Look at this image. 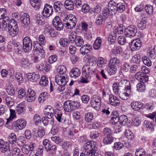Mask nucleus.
<instances>
[{
	"instance_id": "17",
	"label": "nucleus",
	"mask_w": 156,
	"mask_h": 156,
	"mask_svg": "<svg viewBox=\"0 0 156 156\" xmlns=\"http://www.w3.org/2000/svg\"><path fill=\"white\" fill-rule=\"evenodd\" d=\"M36 98L35 92L31 89H28L25 97V99L27 101L31 102L34 101Z\"/></svg>"
},
{
	"instance_id": "62",
	"label": "nucleus",
	"mask_w": 156,
	"mask_h": 156,
	"mask_svg": "<svg viewBox=\"0 0 156 156\" xmlns=\"http://www.w3.org/2000/svg\"><path fill=\"white\" fill-rule=\"evenodd\" d=\"M125 134L126 137L129 140H132L134 137V135L130 129H127L126 130Z\"/></svg>"
},
{
	"instance_id": "64",
	"label": "nucleus",
	"mask_w": 156,
	"mask_h": 156,
	"mask_svg": "<svg viewBox=\"0 0 156 156\" xmlns=\"http://www.w3.org/2000/svg\"><path fill=\"white\" fill-rule=\"evenodd\" d=\"M16 78L18 82L20 83H22L23 81L22 75L20 73H17L15 75Z\"/></svg>"
},
{
	"instance_id": "23",
	"label": "nucleus",
	"mask_w": 156,
	"mask_h": 156,
	"mask_svg": "<svg viewBox=\"0 0 156 156\" xmlns=\"http://www.w3.org/2000/svg\"><path fill=\"white\" fill-rule=\"evenodd\" d=\"M27 77L28 79L33 82H36L38 81L40 77L38 74L35 73H27Z\"/></svg>"
},
{
	"instance_id": "27",
	"label": "nucleus",
	"mask_w": 156,
	"mask_h": 156,
	"mask_svg": "<svg viewBox=\"0 0 156 156\" xmlns=\"http://www.w3.org/2000/svg\"><path fill=\"white\" fill-rule=\"evenodd\" d=\"M80 74L79 69L77 68H74L70 71L69 75L71 77L76 78L78 77Z\"/></svg>"
},
{
	"instance_id": "45",
	"label": "nucleus",
	"mask_w": 156,
	"mask_h": 156,
	"mask_svg": "<svg viewBox=\"0 0 156 156\" xmlns=\"http://www.w3.org/2000/svg\"><path fill=\"white\" fill-rule=\"evenodd\" d=\"M137 90L139 92H144L146 90V85L143 83H138L136 85Z\"/></svg>"
},
{
	"instance_id": "30",
	"label": "nucleus",
	"mask_w": 156,
	"mask_h": 156,
	"mask_svg": "<svg viewBox=\"0 0 156 156\" xmlns=\"http://www.w3.org/2000/svg\"><path fill=\"white\" fill-rule=\"evenodd\" d=\"M8 21L9 20V17L8 16L6 12V9L5 8L0 9V20Z\"/></svg>"
},
{
	"instance_id": "40",
	"label": "nucleus",
	"mask_w": 156,
	"mask_h": 156,
	"mask_svg": "<svg viewBox=\"0 0 156 156\" xmlns=\"http://www.w3.org/2000/svg\"><path fill=\"white\" fill-rule=\"evenodd\" d=\"M128 121L127 117L125 115H122L119 116V123L121 125H125Z\"/></svg>"
},
{
	"instance_id": "60",
	"label": "nucleus",
	"mask_w": 156,
	"mask_h": 156,
	"mask_svg": "<svg viewBox=\"0 0 156 156\" xmlns=\"http://www.w3.org/2000/svg\"><path fill=\"white\" fill-rule=\"evenodd\" d=\"M103 21V19L101 15H98L96 18L95 23L96 25H102Z\"/></svg>"
},
{
	"instance_id": "53",
	"label": "nucleus",
	"mask_w": 156,
	"mask_h": 156,
	"mask_svg": "<svg viewBox=\"0 0 156 156\" xmlns=\"http://www.w3.org/2000/svg\"><path fill=\"white\" fill-rule=\"evenodd\" d=\"M46 92H42L40 95L38 97V100L39 103L43 102L47 98Z\"/></svg>"
},
{
	"instance_id": "10",
	"label": "nucleus",
	"mask_w": 156,
	"mask_h": 156,
	"mask_svg": "<svg viewBox=\"0 0 156 156\" xmlns=\"http://www.w3.org/2000/svg\"><path fill=\"white\" fill-rule=\"evenodd\" d=\"M142 45V42L139 38L131 41L129 44V47L132 51H135L140 49Z\"/></svg>"
},
{
	"instance_id": "15",
	"label": "nucleus",
	"mask_w": 156,
	"mask_h": 156,
	"mask_svg": "<svg viewBox=\"0 0 156 156\" xmlns=\"http://www.w3.org/2000/svg\"><path fill=\"white\" fill-rule=\"evenodd\" d=\"M27 122L24 119H20L16 121L13 125L17 130H22L24 128L26 125Z\"/></svg>"
},
{
	"instance_id": "63",
	"label": "nucleus",
	"mask_w": 156,
	"mask_h": 156,
	"mask_svg": "<svg viewBox=\"0 0 156 156\" xmlns=\"http://www.w3.org/2000/svg\"><path fill=\"white\" fill-rule=\"evenodd\" d=\"M57 149V147L56 145H52L51 146L50 145L49 147H48L47 149V151L49 152V153L52 154L56 151Z\"/></svg>"
},
{
	"instance_id": "43",
	"label": "nucleus",
	"mask_w": 156,
	"mask_h": 156,
	"mask_svg": "<svg viewBox=\"0 0 156 156\" xmlns=\"http://www.w3.org/2000/svg\"><path fill=\"white\" fill-rule=\"evenodd\" d=\"M97 66L99 68H102L105 64V60L104 58L99 57L97 61Z\"/></svg>"
},
{
	"instance_id": "49",
	"label": "nucleus",
	"mask_w": 156,
	"mask_h": 156,
	"mask_svg": "<svg viewBox=\"0 0 156 156\" xmlns=\"http://www.w3.org/2000/svg\"><path fill=\"white\" fill-rule=\"evenodd\" d=\"M103 132L104 134L107 136H112V135L113 133L111 128L108 127L104 128Z\"/></svg>"
},
{
	"instance_id": "26",
	"label": "nucleus",
	"mask_w": 156,
	"mask_h": 156,
	"mask_svg": "<svg viewBox=\"0 0 156 156\" xmlns=\"http://www.w3.org/2000/svg\"><path fill=\"white\" fill-rule=\"evenodd\" d=\"M64 5L65 8L69 10H73L74 7V3L72 0H66Z\"/></svg>"
},
{
	"instance_id": "2",
	"label": "nucleus",
	"mask_w": 156,
	"mask_h": 156,
	"mask_svg": "<svg viewBox=\"0 0 156 156\" xmlns=\"http://www.w3.org/2000/svg\"><path fill=\"white\" fill-rule=\"evenodd\" d=\"M124 87L125 89L131 88L130 82L126 80H122L118 83H115L113 85V90L115 94H118V90H122V87Z\"/></svg>"
},
{
	"instance_id": "6",
	"label": "nucleus",
	"mask_w": 156,
	"mask_h": 156,
	"mask_svg": "<svg viewBox=\"0 0 156 156\" xmlns=\"http://www.w3.org/2000/svg\"><path fill=\"white\" fill-rule=\"evenodd\" d=\"M137 32L136 27L133 25H130L126 28L124 30V34L127 37H132L135 36Z\"/></svg>"
},
{
	"instance_id": "47",
	"label": "nucleus",
	"mask_w": 156,
	"mask_h": 156,
	"mask_svg": "<svg viewBox=\"0 0 156 156\" xmlns=\"http://www.w3.org/2000/svg\"><path fill=\"white\" fill-rule=\"evenodd\" d=\"M116 34L114 33L113 34H110L108 38V41L110 43V44H113L116 41Z\"/></svg>"
},
{
	"instance_id": "44",
	"label": "nucleus",
	"mask_w": 156,
	"mask_h": 156,
	"mask_svg": "<svg viewBox=\"0 0 156 156\" xmlns=\"http://www.w3.org/2000/svg\"><path fill=\"white\" fill-rule=\"evenodd\" d=\"M117 68L108 65L107 71L110 75H113L115 74L117 72Z\"/></svg>"
},
{
	"instance_id": "8",
	"label": "nucleus",
	"mask_w": 156,
	"mask_h": 156,
	"mask_svg": "<svg viewBox=\"0 0 156 156\" xmlns=\"http://www.w3.org/2000/svg\"><path fill=\"white\" fill-rule=\"evenodd\" d=\"M101 100L99 95H94L91 98L90 103L92 107L98 110L101 106Z\"/></svg>"
},
{
	"instance_id": "16",
	"label": "nucleus",
	"mask_w": 156,
	"mask_h": 156,
	"mask_svg": "<svg viewBox=\"0 0 156 156\" xmlns=\"http://www.w3.org/2000/svg\"><path fill=\"white\" fill-rule=\"evenodd\" d=\"M55 82L58 85H65L69 81L67 76L65 74L64 76L57 75L55 77Z\"/></svg>"
},
{
	"instance_id": "41",
	"label": "nucleus",
	"mask_w": 156,
	"mask_h": 156,
	"mask_svg": "<svg viewBox=\"0 0 156 156\" xmlns=\"http://www.w3.org/2000/svg\"><path fill=\"white\" fill-rule=\"evenodd\" d=\"M54 112L55 116L56 119L58 122H61V119L62 115L61 111L58 109H56Z\"/></svg>"
},
{
	"instance_id": "32",
	"label": "nucleus",
	"mask_w": 156,
	"mask_h": 156,
	"mask_svg": "<svg viewBox=\"0 0 156 156\" xmlns=\"http://www.w3.org/2000/svg\"><path fill=\"white\" fill-rule=\"evenodd\" d=\"M43 146H39L38 148V150H34L31 151L29 156H39V155H41L42 154L43 151Z\"/></svg>"
},
{
	"instance_id": "52",
	"label": "nucleus",
	"mask_w": 156,
	"mask_h": 156,
	"mask_svg": "<svg viewBox=\"0 0 156 156\" xmlns=\"http://www.w3.org/2000/svg\"><path fill=\"white\" fill-rule=\"evenodd\" d=\"M147 22L145 20H142L139 21L137 24L138 28L141 30L144 29L146 26Z\"/></svg>"
},
{
	"instance_id": "21",
	"label": "nucleus",
	"mask_w": 156,
	"mask_h": 156,
	"mask_svg": "<svg viewBox=\"0 0 156 156\" xmlns=\"http://www.w3.org/2000/svg\"><path fill=\"white\" fill-rule=\"evenodd\" d=\"M64 5L60 2H55L53 4V8L55 11L56 12L60 13L63 10Z\"/></svg>"
},
{
	"instance_id": "59",
	"label": "nucleus",
	"mask_w": 156,
	"mask_h": 156,
	"mask_svg": "<svg viewBox=\"0 0 156 156\" xmlns=\"http://www.w3.org/2000/svg\"><path fill=\"white\" fill-rule=\"evenodd\" d=\"M141 123V119L138 117H135L132 119L133 124L136 126H139Z\"/></svg>"
},
{
	"instance_id": "9",
	"label": "nucleus",
	"mask_w": 156,
	"mask_h": 156,
	"mask_svg": "<svg viewBox=\"0 0 156 156\" xmlns=\"http://www.w3.org/2000/svg\"><path fill=\"white\" fill-rule=\"evenodd\" d=\"M20 20L22 27L26 28L30 24L29 15L27 13H23L20 15Z\"/></svg>"
},
{
	"instance_id": "12",
	"label": "nucleus",
	"mask_w": 156,
	"mask_h": 156,
	"mask_svg": "<svg viewBox=\"0 0 156 156\" xmlns=\"http://www.w3.org/2000/svg\"><path fill=\"white\" fill-rule=\"evenodd\" d=\"M131 88L126 89L122 90H118V94H115L118 95L119 97L123 100H126L130 96Z\"/></svg>"
},
{
	"instance_id": "55",
	"label": "nucleus",
	"mask_w": 156,
	"mask_h": 156,
	"mask_svg": "<svg viewBox=\"0 0 156 156\" xmlns=\"http://www.w3.org/2000/svg\"><path fill=\"white\" fill-rule=\"evenodd\" d=\"M101 11V8L100 5H97L94 7L92 9V10L90 12L91 14L93 12L94 14H98Z\"/></svg>"
},
{
	"instance_id": "39",
	"label": "nucleus",
	"mask_w": 156,
	"mask_h": 156,
	"mask_svg": "<svg viewBox=\"0 0 156 156\" xmlns=\"http://www.w3.org/2000/svg\"><path fill=\"white\" fill-rule=\"evenodd\" d=\"M49 81L48 78L45 76H42L39 82V84L41 86H46L48 84Z\"/></svg>"
},
{
	"instance_id": "34",
	"label": "nucleus",
	"mask_w": 156,
	"mask_h": 156,
	"mask_svg": "<svg viewBox=\"0 0 156 156\" xmlns=\"http://www.w3.org/2000/svg\"><path fill=\"white\" fill-rule=\"evenodd\" d=\"M8 140L10 144H15L17 140L16 136L15 134L13 133L9 134L8 138Z\"/></svg>"
},
{
	"instance_id": "24",
	"label": "nucleus",
	"mask_w": 156,
	"mask_h": 156,
	"mask_svg": "<svg viewBox=\"0 0 156 156\" xmlns=\"http://www.w3.org/2000/svg\"><path fill=\"white\" fill-rule=\"evenodd\" d=\"M32 6L36 10H39L42 5L41 0H30Z\"/></svg>"
},
{
	"instance_id": "50",
	"label": "nucleus",
	"mask_w": 156,
	"mask_h": 156,
	"mask_svg": "<svg viewBox=\"0 0 156 156\" xmlns=\"http://www.w3.org/2000/svg\"><path fill=\"white\" fill-rule=\"evenodd\" d=\"M37 134L39 137H43L45 135V131L44 128L42 126H39L38 127Z\"/></svg>"
},
{
	"instance_id": "7",
	"label": "nucleus",
	"mask_w": 156,
	"mask_h": 156,
	"mask_svg": "<svg viewBox=\"0 0 156 156\" xmlns=\"http://www.w3.org/2000/svg\"><path fill=\"white\" fill-rule=\"evenodd\" d=\"M82 73L86 77H90V74L96 73V69L87 65H84L82 69Z\"/></svg>"
},
{
	"instance_id": "58",
	"label": "nucleus",
	"mask_w": 156,
	"mask_h": 156,
	"mask_svg": "<svg viewBox=\"0 0 156 156\" xmlns=\"http://www.w3.org/2000/svg\"><path fill=\"white\" fill-rule=\"evenodd\" d=\"M146 154V152L142 148L136 150L135 156H145Z\"/></svg>"
},
{
	"instance_id": "38",
	"label": "nucleus",
	"mask_w": 156,
	"mask_h": 156,
	"mask_svg": "<svg viewBox=\"0 0 156 156\" xmlns=\"http://www.w3.org/2000/svg\"><path fill=\"white\" fill-rule=\"evenodd\" d=\"M94 115L92 113L88 112L85 114L84 119L87 122H89L92 121L94 119Z\"/></svg>"
},
{
	"instance_id": "37",
	"label": "nucleus",
	"mask_w": 156,
	"mask_h": 156,
	"mask_svg": "<svg viewBox=\"0 0 156 156\" xmlns=\"http://www.w3.org/2000/svg\"><path fill=\"white\" fill-rule=\"evenodd\" d=\"M3 99L5 100L6 105L8 107L11 108L14 105V102L13 99L10 97H7L5 98L3 97Z\"/></svg>"
},
{
	"instance_id": "1",
	"label": "nucleus",
	"mask_w": 156,
	"mask_h": 156,
	"mask_svg": "<svg viewBox=\"0 0 156 156\" xmlns=\"http://www.w3.org/2000/svg\"><path fill=\"white\" fill-rule=\"evenodd\" d=\"M124 3H117L113 0H110L108 4V8H104L102 10L103 16L107 18L115 15L117 12L122 13L125 10Z\"/></svg>"
},
{
	"instance_id": "48",
	"label": "nucleus",
	"mask_w": 156,
	"mask_h": 156,
	"mask_svg": "<svg viewBox=\"0 0 156 156\" xmlns=\"http://www.w3.org/2000/svg\"><path fill=\"white\" fill-rule=\"evenodd\" d=\"M145 108L148 112H151L154 109V104L152 102L147 103L145 105Z\"/></svg>"
},
{
	"instance_id": "5",
	"label": "nucleus",
	"mask_w": 156,
	"mask_h": 156,
	"mask_svg": "<svg viewBox=\"0 0 156 156\" xmlns=\"http://www.w3.org/2000/svg\"><path fill=\"white\" fill-rule=\"evenodd\" d=\"M23 47L25 52H28L32 49V42L30 38L28 36L25 37L23 39Z\"/></svg>"
},
{
	"instance_id": "25",
	"label": "nucleus",
	"mask_w": 156,
	"mask_h": 156,
	"mask_svg": "<svg viewBox=\"0 0 156 156\" xmlns=\"http://www.w3.org/2000/svg\"><path fill=\"white\" fill-rule=\"evenodd\" d=\"M131 106L134 110L139 111L140 109L142 108L143 104L140 102L134 101L131 103Z\"/></svg>"
},
{
	"instance_id": "19",
	"label": "nucleus",
	"mask_w": 156,
	"mask_h": 156,
	"mask_svg": "<svg viewBox=\"0 0 156 156\" xmlns=\"http://www.w3.org/2000/svg\"><path fill=\"white\" fill-rule=\"evenodd\" d=\"M68 20V22L67 23V28L68 29H72L74 27L76 23V19L75 16L73 17V15L69 17Z\"/></svg>"
},
{
	"instance_id": "46",
	"label": "nucleus",
	"mask_w": 156,
	"mask_h": 156,
	"mask_svg": "<svg viewBox=\"0 0 156 156\" xmlns=\"http://www.w3.org/2000/svg\"><path fill=\"white\" fill-rule=\"evenodd\" d=\"M66 67L63 65L59 66L57 69V72L60 75L64 74L66 72Z\"/></svg>"
},
{
	"instance_id": "31",
	"label": "nucleus",
	"mask_w": 156,
	"mask_h": 156,
	"mask_svg": "<svg viewBox=\"0 0 156 156\" xmlns=\"http://www.w3.org/2000/svg\"><path fill=\"white\" fill-rule=\"evenodd\" d=\"M144 126L147 130L152 131L154 130V127L152 122L148 120H145L144 122Z\"/></svg>"
},
{
	"instance_id": "33",
	"label": "nucleus",
	"mask_w": 156,
	"mask_h": 156,
	"mask_svg": "<svg viewBox=\"0 0 156 156\" xmlns=\"http://www.w3.org/2000/svg\"><path fill=\"white\" fill-rule=\"evenodd\" d=\"M35 20L36 23L39 26H42L45 23L44 18L39 15L35 16Z\"/></svg>"
},
{
	"instance_id": "42",
	"label": "nucleus",
	"mask_w": 156,
	"mask_h": 156,
	"mask_svg": "<svg viewBox=\"0 0 156 156\" xmlns=\"http://www.w3.org/2000/svg\"><path fill=\"white\" fill-rule=\"evenodd\" d=\"M101 126V123L98 121H95L92 123V124L90 125V128L97 129H99Z\"/></svg>"
},
{
	"instance_id": "28",
	"label": "nucleus",
	"mask_w": 156,
	"mask_h": 156,
	"mask_svg": "<svg viewBox=\"0 0 156 156\" xmlns=\"http://www.w3.org/2000/svg\"><path fill=\"white\" fill-rule=\"evenodd\" d=\"M45 34L50 35L51 37H55L56 34L55 33L53 29L49 26H46L44 29Z\"/></svg>"
},
{
	"instance_id": "35",
	"label": "nucleus",
	"mask_w": 156,
	"mask_h": 156,
	"mask_svg": "<svg viewBox=\"0 0 156 156\" xmlns=\"http://www.w3.org/2000/svg\"><path fill=\"white\" fill-rule=\"evenodd\" d=\"M76 47H80L84 44V41L83 38L80 36H77L74 42Z\"/></svg>"
},
{
	"instance_id": "56",
	"label": "nucleus",
	"mask_w": 156,
	"mask_h": 156,
	"mask_svg": "<svg viewBox=\"0 0 156 156\" xmlns=\"http://www.w3.org/2000/svg\"><path fill=\"white\" fill-rule=\"evenodd\" d=\"M142 59L145 65L148 66H151V61L146 56H144L143 57Z\"/></svg>"
},
{
	"instance_id": "54",
	"label": "nucleus",
	"mask_w": 156,
	"mask_h": 156,
	"mask_svg": "<svg viewBox=\"0 0 156 156\" xmlns=\"http://www.w3.org/2000/svg\"><path fill=\"white\" fill-rule=\"evenodd\" d=\"M59 43L60 45L63 47H68L69 42L67 38H61L59 39Z\"/></svg>"
},
{
	"instance_id": "4",
	"label": "nucleus",
	"mask_w": 156,
	"mask_h": 156,
	"mask_svg": "<svg viewBox=\"0 0 156 156\" xmlns=\"http://www.w3.org/2000/svg\"><path fill=\"white\" fill-rule=\"evenodd\" d=\"M96 143L93 141H90L84 143L83 146V148L84 149V151L86 153L87 155H90L92 156V153L94 151H96Z\"/></svg>"
},
{
	"instance_id": "29",
	"label": "nucleus",
	"mask_w": 156,
	"mask_h": 156,
	"mask_svg": "<svg viewBox=\"0 0 156 156\" xmlns=\"http://www.w3.org/2000/svg\"><path fill=\"white\" fill-rule=\"evenodd\" d=\"M120 63V60L116 57H114L112 58L110 60L108 65L117 68L119 66Z\"/></svg>"
},
{
	"instance_id": "11",
	"label": "nucleus",
	"mask_w": 156,
	"mask_h": 156,
	"mask_svg": "<svg viewBox=\"0 0 156 156\" xmlns=\"http://www.w3.org/2000/svg\"><path fill=\"white\" fill-rule=\"evenodd\" d=\"M0 150L2 153H5L7 155H10L11 152L10 149L9 144L7 142L3 140H0Z\"/></svg>"
},
{
	"instance_id": "13",
	"label": "nucleus",
	"mask_w": 156,
	"mask_h": 156,
	"mask_svg": "<svg viewBox=\"0 0 156 156\" xmlns=\"http://www.w3.org/2000/svg\"><path fill=\"white\" fill-rule=\"evenodd\" d=\"M53 12V7L49 4H46L41 14L44 17L47 18L52 15Z\"/></svg>"
},
{
	"instance_id": "51",
	"label": "nucleus",
	"mask_w": 156,
	"mask_h": 156,
	"mask_svg": "<svg viewBox=\"0 0 156 156\" xmlns=\"http://www.w3.org/2000/svg\"><path fill=\"white\" fill-rule=\"evenodd\" d=\"M114 138L112 136H107L103 140V142L105 144H111L113 141Z\"/></svg>"
},
{
	"instance_id": "22",
	"label": "nucleus",
	"mask_w": 156,
	"mask_h": 156,
	"mask_svg": "<svg viewBox=\"0 0 156 156\" xmlns=\"http://www.w3.org/2000/svg\"><path fill=\"white\" fill-rule=\"evenodd\" d=\"M109 100L110 104L113 106H119L120 104L119 100L113 95H109Z\"/></svg>"
},
{
	"instance_id": "36",
	"label": "nucleus",
	"mask_w": 156,
	"mask_h": 156,
	"mask_svg": "<svg viewBox=\"0 0 156 156\" xmlns=\"http://www.w3.org/2000/svg\"><path fill=\"white\" fill-rule=\"evenodd\" d=\"M101 38L100 37H98L95 40L93 45L94 49L96 50L99 49L101 47Z\"/></svg>"
},
{
	"instance_id": "14",
	"label": "nucleus",
	"mask_w": 156,
	"mask_h": 156,
	"mask_svg": "<svg viewBox=\"0 0 156 156\" xmlns=\"http://www.w3.org/2000/svg\"><path fill=\"white\" fill-rule=\"evenodd\" d=\"M33 51H34L37 54H38L39 55L43 57L44 56V51L43 49L41 44L37 41H34L33 43Z\"/></svg>"
},
{
	"instance_id": "18",
	"label": "nucleus",
	"mask_w": 156,
	"mask_h": 156,
	"mask_svg": "<svg viewBox=\"0 0 156 156\" xmlns=\"http://www.w3.org/2000/svg\"><path fill=\"white\" fill-rule=\"evenodd\" d=\"M8 30L9 34L12 37L16 36L18 34L19 31V28L17 24H15L14 26L9 25Z\"/></svg>"
},
{
	"instance_id": "20",
	"label": "nucleus",
	"mask_w": 156,
	"mask_h": 156,
	"mask_svg": "<svg viewBox=\"0 0 156 156\" xmlns=\"http://www.w3.org/2000/svg\"><path fill=\"white\" fill-rule=\"evenodd\" d=\"M92 49V47L89 44H86L83 46L80 49V52L83 55H85Z\"/></svg>"
},
{
	"instance_id": "61",
	"label": "nucleus",
	"mask_w": 156,
	"mask_h": 156,
	"mask_svg": "<svg viewBox=\"0 0 156 156\" xmlns=\"http://www.w3.org/2000/svg\"><path fill=\"white\" fill-rule=\"evenodd\" d=\"M11 152L12 156H18L20 153V151L18 147H16L13 148Z\"/></svg>"
},
{
	"instance_id": "57",
	"label": "nucleus",
	"mask_w": 156,
	"mask_h": 156,
	"mask_svg": "<svg viewBox=\"0 0 156 156\" xmlns=\"http://www.w3.org/2000/svg\"><path fill=\"white\" fill-rule=\"evenodd\" d=\"M145 10L147 13L151 15L153 12V7L152 5H147L145 6Z\"/></svg>"
},
{
	"instance_id": "3",
	"label": "nucleus",
	"mask_w": 156,
	"mask_h": 156,
	"mask_svg": "<svg viewBox=\"0 0 156 156\" xmlns=\"http://www.w3.org/2000/svg\"><path fill=\"white\" fill-rule=\"evenodd\" d=\"M80 106V105L79 102L76 101L69 100L64 102L63 108L65 111L70 112L79 108Z\"/></svg>"
}]
</instances>
